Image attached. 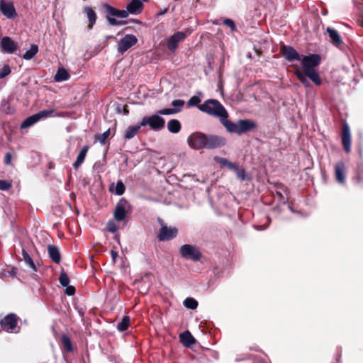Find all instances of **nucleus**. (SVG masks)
<instances>
[{
    "mask_svg": "<svg viewBox=\"0 0 363 363\" xmlns=\"http://www.w3.org/2000/svg\"><path fill=\"white\" fill-rule=\"evenodd\" d=\"M187 143L191 148L199 150L220 148L225 145L226 141L222 136L196 132L188 137Z\"/></svg>",
    "mask_w": 363,
    "mask_h": 363,
    "instance_id": "obj_1",
    "label": "nucleus"
},
{
    "mask_svg": "<svg viewBox=\"0 0 363 363\" xmlns=\"http://www.w3.org/2000/svg\"><path fill=\"white\" fill-rule=\"evenodd\" d=\"M304 74L315 85L320 86L322 80L315 68L320 64L321 57L318 54H309L303 56L300 60Z\"/></svg>",
    "mask_w": 363,
    "mask_h": 363,
    "instance_id": "obj_2",
    "label": "nucleus"
},
{
    "mask_svg": "<svg viewBox=\"0 0 363 363\" xmlns=\"http://www.w3.org/2000/svg\"><path fill=\"white\" fill-rule=\"evenodd\" d=\"M199 109L210 116L219 118L220 121L228 117V113L224 106L216 99L206 100L199 106Z\"/></svg>",
    "mask_w": 363,
    "mask_h": 363,
    "instance_id": "obj_3",
    "label": "nucleus"
},
{
    "mask_svg": "<svg viewBox=\"0 0 363 363\" xmlns=\"http://www.w3.org/2000/svg\"><path fill=\"white\" fill-rule=\"evenodd\" d=\"M104 9L107 13L106 18L111 26H123L126 24L125 21H118L113 17L125 18L128 16L127 10H119L108 4L104 6Z\"/></svg>",
    "mask_w": 363,
    "mask_h": 363,
    "instance_id": "obj_4",
    "label": "nucleus"
},
{
    "mask_svg": "<svg viewBox=\"0 0 363 363\" xmlns=\"http://www.w3.org/2000/svg\"><path fill=\"white\" fill-rule=\"evenodd\" d=\"M179 252L182 258L194 262L199 261L202 257L200 250L197 247L189 244L182 245L179 247Z\"/></svg>",
    "mask_w": 363,
    "mask_h": 363,
    "instance_id": "obj_5",
    "label": "nucleus"
},
{
    "mask_svg": "<svg viewBox=\"0 0 363 363\" xmlns=\"http://www.w3.org/2000/svg\"><path fill=\"white\" fill-rule=\"evenodd\" d=\"M140 125H149L150 129L155 131H159L164 128L165 125V121L156 113L150 116L143 118L140 121Z\"/></svg>",
    "mask_w": 363,
    "mask_h": 363,
    "instance_id": "obj_6",
    "label": "nucleus"
},
{
    "mask_svg": "<svg viewBox=\"0 0 363 363\" xmlns=\"http://www.w3.org/2000/svg\"><path fill=\"white\" fill-rule=\"evenodd\" d=\"M54 112L53 109L50 110H43L37 113H35L30 116H28L26 118L21 124L20 128L21 129H25L28 128L34 124H35L37 122H38L40 120L43 118H47L52 116V113Z\"/></svg>",
    "mask_w": 363,
    "mask_h": 363,
    "instance_id": "obj_7",
    "label": "nucleus"
},
{
    "mask_svg": "<svg viewBox=\"0 0 363 363\" xmlns=\"http://www.w3.org/2000/svg\"><path fill=\"white\" fill-rule=\"evenodd\" d=\"M161 228L157 233V238L161 242L169 241L177 237L178 229L175 227H169L162 219H159Z\"/></svg>",
    "mask_w": 363,
    "mask_h": 363,
    "instance_id": "obj_8",
    "label": "nucleus"
},
{
    "mask_svg": "<svg viewBox=\"0 0 363 363\" xmlns=\"http://www.w3.org/2000/svg\"><path fill=\"white\" fill-rule=\"evenodd\" d=\"M130 210V206L128 201L121 198L117 203L113 212V216L116 221L121 222L125 220L126 214Z\"/></svg>",
    "mask_w": 363,
    "mask_h": 363,
    "instance_id": "obj_9",
    "label": "nucleus"
},
{
    "mask_svg": "<svg viewBox=\"0 0 363 363\" xmlns=\"http://www.w3.org/2000/svg\"><path fill=\"white\" fill-rule=\"evenodd\" d=\"M138 43V38L133 34H127L123 37L117 43V51L123 55L128 50L135 45Z\"/></svg>",
    "mask_w": 363,
    "mask_h": 363,
    "instance_id": "obj_10",
    "label": "nucleus"
},
{
    "mask_svg": "<svg viewBox=\"0 0 363 363\" xmlns=\"http://www.w3.org/2000/svg\"><path fill=\"white\" fill-rule=\"evenodd\" d=\"M190 32L178 31L174 33L167 40V45L168 49L174 52L178 44L184 40L189 35Z\"/></svg>",
    "mask_w": 363,
    "mask_h": 363,
    "instance_id": "obj_11",
    "label": "nucleus"
},
{
    "mask_svg": "<svg viewBox=\"0 0 363 363\" xmlns=\"http://www.w3.org/2000/svg\"><path fill=\"white\" fill-rule=\"evenodd\" d=\"M1 50L4 53L13 54L18 48L17 43L14 42L10 37H3L0 42Z\"/></svg>",
    "mask_w": 363,
    "mask_h": 363,
    "instance_id": "obj_12",
    "label": "nucleus"
},
{
    "mask_svg": "<svg viewBox=\"0 0 363 363\" xmlns=\"http://www.w3.org/2000/svg\"><path fill=\"white\" fill-rule=\"evenodd\" d=\"M18 317L14 313H9L1 320L0 324L4 330L7 332H13L16 328Z\"/></svg>",
    "mask_w": 363,
    "mask_h": 363,
    "instance_id": "obj_13",
    "label": "nucleus"
},
{
    "mask_svg": "<svg viewBox=\"0 0 363 363\" xmlns=\"http://www.w3.org/2000/svg\"><path fill=\"white\" fill-rule=\"evenodd\" d=\"M0 11L9 19H13L17 16L13 3L6 2L4 0H0Z\"/></svg>",
    "mask_w": 363,
    "mask_h": 363,
    "instance_id": "obj_14",
    "label": "nucleus"
},
{
    "mask_svg": "<svg viewBox=\"0 0 363 363\" xmlns=\"http://www.w3.org/2000/svg\"><path fill=\"white\" fill-rule=\"evenodd\" d=\"M281 52L285 60L289 62H293L294 60L300 61L301 57L298 52L290 45H283L281 48Z\"/></svg>",
    "mask_w": 363,
    "mask_h": 363,
    "instance_id": "obj_15",
    "label": "nucleus"
},
{
    "mask_svg": "<svg viewBox=\"0 0 363 363\" xmlns=\"http://www.w3.org/2000/svg\"><path fill=\"white\" fill-rule=\"evenodd\" d=\"M326 33L328 34L331 43L335 47L340 48L344 45L341 36L335 29L328 27L326 28Z\"/></svg>",
    "mask_w": 363,
    "mask_h": 363,
    "instance_id": "obj_16",
    "label": "nucleus"
},
{
    "mask_svg": "<svg viewBox=\"0 0 363 363\" xmlns=\"http://www.w3.org/2000/svg\"><path fill=\"white\" fill-rule=\"evenodd\" d=\"M143 2L140 0H131L126 6L128 15H138L141 13L144 8Z\"/></svg>",
    "mask_w": 363,
    "mask_h": 363,
    "instance_id": "obj_17",
    "label": "nucleus"
},
{
    "mask_svg": "<svg viewBox=\"0 0 363 363\" xmlns=\"http://www.w3.org/2000/svg\"><path fill=\"white\" fill-rule=\"evenodd\" d=\"M342 143L345 152H350L351 150V135L350 128L347 123L342 128Z\"/></svg>",
    "mask_w": 363,
    "mask_h": 363,
    "instance_id": "obj_18",
    "label": "nucleus"
},
{
    "mask_svg": "<svg viewBox=\"0 0 363 363\" xmlns=\"http://www.w3.org/2000/svg\"><path fill=\"white\" fill-rule=\"evenodd\" d=\"M335 175L336 180L340 184L345 182V165L343 162L340 161L335 165Z\"/></svg>",
    "mask_w": 363,
    "mask_h": 363,
    "instance_id": "obj_19",
    "label": "nucleus"
},
{
    "mask_svg": "<svg viewBox=\"0 0 363 363\" xmlns=\"http://www.w3.org/2000/svg\"><path fill=\"white\" fill-rule=\"evenodd\" d=\"M255 127V123L250 120H240L238 121L239 135H242Z\"/></svg>",
    "mask_w": 363,
    "mask_h": 363,
    "instance_id": "obj_20",
    "label": "nucleus"
},
{
    "mask_svg": "<svg viewBox=\"0 0 363 363\" xmlns=\"http://www.w3.org/2000/svg\"><path fill=\"white\" fill-rule=\"evenodd\" d=\"M48 251L51 260L56 264H59L61 260V256L58 247L55 245H48Z\"/></svg>",
    "mask_w": 363,
    "mask_h": 363,
    "instance_id": "obj_21",
    "label": "nucleus"
},
{
    "mask_svg": "<svg viewBox=\"0 0 363 363\" xmlns=\"http://www.w3.org/2000/svg\"><path fill=\"white\" fill-rule=\"evenodd\" d=\"M84 11L86 14L89 20L88 27L89 29H91L96 21V13L92 8L88 6L84 8Z\"/></svg>",
    "mask_w": 363,
    "mask_h": 363,
    "instance_id": "obj_22",
    "label": "nucleus"
},
{
    "mask_svg": "<svg viewBox=\"0 0 363 363\" xmlns=\"http://www.w3.org/2000/svg\"><path fill=\"white\" fill-rule=\"evenodd\" d=\"M89 148V146L86 145L83 147L82 149L80 150L79 155H77L76 161L73 163V167L75 169H77L84 162Z\"/></svg>",
    "mask_w": 363,
    "mask_h": 363,
    "instance_id": "obj_23",
    "label": "nucleus"
},
{
    "mask_svg": "<svg viewBox=\"0 0 363 363\" xmlns=\"http://www.w3.org/2000/svg\"><path fill=\"white\" fill-rule=\"evenodd\" d=\"M221 123L225 127L227 130L230 133H234L239 135L238 123H235L228 120V118L220 120Z\"/></svg>",
    "mask_w": 363,
    "mask_h": 363,
    "instance_id": "obj_24",
    "label": "nucleus"
},
{
    "mask_svg": "<svg viewBox=\"0 0 363 363\" xmlns=\"http://www.w3.org/2000/svg\"><path fill=\"white\" fill-rule=\"evenodd\" d=\"M181 342L185 347H190L195 342L194 337L191 335L190 332L186 331L179 335Z\"/></svg>",
    "mask_w": 363,
    "mask_h": 363,
    "instance_id": "obj_25",
    "label": "nucleus"
},
{
    "mask_svg": "<svg viewBox=\"0 0 363 363\" xmlns=\"http://www.w3.org/2000/svg\"><path fill=\"white\" fill-rule=\"evenodd\" d=\"M141 127L140 123L137 125L128 126L124 132V138L126 140L132 139L137 135Z\"/></svg>",
    "mask_w": 363,
    "mask_h": 363,
    "instance_id": "obj_26",
    "label": "nucleus"
},
{
    "mask_svg": "<svg viewBox=\"0 0 363 363\" xmlns=\"http://www.w3.org/2000/svg\"><path fill=\"white\" fill-rule=\"evenodd\" d=\"M214 160L219 163L220 165L226 167L230 170H235L237 169V164L231 162L228 159L220 157H215Z\"/></svg>",
    "mask_w": 363,
    "mask_h": 363,
    "instance_id": "obj_27",
    "label": "nucleus"
},
{
    "mask_svg": "<svg viewBox=\"0 0 363 363\" xmlns=\"http://www.w3.org/2000/svg\"><path fill=\"white\" fill-rule=\"evenodd\" d=\"M167 129L172 133H177L181 130V123L177 119H172L167 123Z\"/></svg>",
    "mask_w": 363,
    "mask_h": 363,
    "instance_id": "obj_28",
    "label": "nucleus"
},
{
    "mask_svg": "<svg viewBox=\"0 0 363 363\" xmlns=\"http://www.w3.org/2000/svg\"><path fill=\"white\" fill-rule=\"evenodd\" d=\"M22 256L25 263L32 269L33 272H37V267L29 254L25 249H22Z\"/></svg>",
    "mask_w": 363,
    "mask_h": 363,
    "instance_id": "obj_29",
    "label": "nucleus"
},
{
    "mask_svg": "<svg viewBox=\"0 0 363 363\" xmlns=\"http://www.w3.org/2000/svg\"><path fill=\"white\" fill-rule=\"evenodd\" d=\"M38 52V46L35 44L31 45L30 49L23 55V58L26 60L33 59Z\"/></svg>",
    "mask_w": 363,
    "mask_h": 363,
    "instance_id": "obj_30",
    "label": "nucleus"
},
{
    "mask_svg": "<svg viewBox=\"0 0 363 363\" xmlns=\"http://www.w3.org/2000/svg\"><path fill=\"white\" fill-rule=\"evenodd\" d=\"M69 77V73L67 72V70L64 68H60L57 71V73L55 75V80L56 82H62L68 79Z\"/></svg>",
    "mask_w": 363,
    "mask_h": 363,
    "instance_id": "obj_31",
    "label": "nucleus"
},
{
    "mask_svg": "<svg viewBox=\"0 0 363 363\" xmlns=\"http://www.w3.org/2000/svg\"><path fill=\"white\" fill-rule=\"evenodd\" d=\"M1 111L8 115H12L15 113V108L6 100H3L1 104Z\"/></svg>",
    "mask_w": 363,
    "mask_h": 363,
    "instance_id": "obj_32",
    "label": "nucleus"
},
{
    "mask_svg": "<svg viewBox=\"0 0 363 363\" xmlns=\"http://www.w3.org/2000/svg\"><path fill=\"white\" fill-rule=\"evenodd\" d=\"M130 324V318L128 316H124L122 320L117 325V330L120 332L126 330Z\"/></svg>",
    "mask_w": 363,
    "mask_h": 363,
    "instance_id": "obj_33",
    "label": "nucleus"
},
{
    "mask_svg": "<svg viewBox=\"0 0 363 363\" xmlns=\"http://www.w3.org/2000/svg\"><path fill=\"white\" fill-rule=\"evenodd\" d=\"M61 341H62L64 348L67 352H72L73 350L71 340L67 335H65V334L62 335Z\"/></svg>",
    "mask_w": 363,
    "mask_h": 363,
    "instance_id": "obj_34",
    "label": "nucleus"
},
{
    "mask_svg": "<svg viewBox=\"0 0 363 363\" xmlns=\"http://www.w3.org/2000/svg\"><path fill=\"white\" fill-rule=\"evenodd\" d=\"M184 306L189 309H196L198 306V302L193 298H186L184 301Z\"/></svg>",
    "mask_w": 363,
    "mask_h": 363,
    "instance_id": "obj_35",
    "label": "nucleus"
},
{
    "mask_svg": "<svg viewBox=\"0 0 363 363\" xmlns=\"http://www.w3.org/2000/svg\"><path fill=\"white\" fill-rule=\"evenodd\" d=\"M277 191H276V194L279 199V200L282 202L283 203H285L286 202V200L284 199L282 193L281 191H286V188L282 185L281 184H279L277 185Z\"/></svg>",
    "mask_w": 363,
    "mask_h": 363,
    "instance_id": "obj_36",
    "label": "nucleus"
},
{
    "mask_svg": "<svg viewBox=\"0 0 363 363\" xmlns=\"http://www.w3.org/2000/svg\"><path fill=\"white\" fill-rule=\"evenodd\" d=\"M295 74L303 85H304L306 87L310 86V82L304 76V73L301 72L300 70L298 69L296 71Z\"/></svg>",
    "mask_w": 363,
    "mask_h": 363,
    "instance_id": "obj_37",
    "label": "nucleus"
},
{
    "mask_svg": "<svg viewBox=\"0 0 363 363\" xmlns=\"http://www.w3.org/2000/svg\"><path fill=\"white\" fill-rule=\"evenodd\" d=\"M125 190V187L123 182L121 180L118 181L115 188V194L118 196H121L124 194Z\"/></svg>",
    "mask_w": 363,
    "mask_h": 363,
    "instance_id": "obj_38",
    "label": "nucleus"
},
{
    "mask_svg": "<svg viewBox=\"0 0 363 363\" xmlns=\"http://www.w3.org/2000/svg\"><path fill=\"white\" fill-rule=\"evenodd\" d=\"M235 171L236 172L237 178L239 180L245 181L247 179V174L244 169L239 168L238 166Z\"/></svg>",
    "mask_w": 363,
    "mask_h": 363,
    "instance_id": "obj_39",
    "label": "nucleus"
},
{
    "mask_svg": "<svg viewBox=\"0 0 363 363\" xmlns=\"http://www.w3.org/2000/svg\"><path fill=\"white\" fill-rule=\"evenodd\" d=\"M179 112V109H173L172 108H163V109H161L157 113L160 116V115H173V114H175V113H177Z\"/></svg>",
    "mask_w": 363,
    "mask_h": 363,
    "instance_id": "obj_40",
    "label": "nucleus"
},
{
    "mask_svg": "<svg viewBox=\"0 0 363 363\" xmlns=\"http://www.w3.org/2000/svg\"><path fill=\"white\" fill-rule=\"evenodd\" d=\"M59 281L62 286H67L69 284V278L65 272L60 274Z\"/></svg>",
    "mask_w": 363,
    "mask_h": 363,
    "instance_id": "obj_41",
    "label": "nucleus"
},
{
    "mask_svg": "<svg viewBox=\"0 0 363 363\" xmlns=\"http://www.w3.org/2000/svg\"><path fill=\"white\" fill-rule=\"evenodd\" d=\"M171 104L174 106L173 109H179L180 112L184 105V101L182 99H176L172 101Z\"/></svg>",
    "mask_w": 363,
    "mask_h": 363,
    "instance_id": "obj_42",
    "label": "nucleus"
},
{
    "mask_svg": "<svg viewBox=\"0 0 363 363\" xmlns=\"http://www.w3.org/2000/svg\"><path fill=\"white\" fill-rule=\"evenodd\" d=\"M109 135L110 130L108 129L104 132L102 134L99 135L97 136V139L101 145H104L106 143V140L108 138Z\"/></svg>",
    "mask_w": 363,
    "mask_h": 363,
    "instance_id": "obj_43",
    "label": "nucleus"
},
{
    "mask_svg": "<svg viewBox=\"0 0 363 363\" xmlns=\"http://www.w3.org/2000/svg\"><path fill=\"white\" fill-rule=\"evenodd\" d=\"M12 186V184L6 180L0 179V190L8 191Z\"/></svg>",
    "mask_w": 363,
    "mask_h": 363,
    "instance_id": "obj_44",
    "label": "nucleus"
},
{
    "mask_svg": "<svg viewBox=\"0 0 363 363\" xmlns=\"http://www.w3.org/2000/svg\"><path fill=\"white\" fill-rule=\"evenodd\" d=\"M200 102L201 99L198 96H193L188 101L187 106L188 107L195 106H197Z\"/></svg>",
    "mask_w": 363,
    "mask_h": 363,
    "instance_id": "obj_45",
    "label": "nucleus"
},
{
    "mask_svg": "<svg viewBox=\"0 0 363 363\" xmlns=\"http://www.w3.org/2000/svg\"><path fill=\"white\" fill-rule=\"evenodd\" d=\"M11 70L9 65H4L1 71L0 72V79L6 77L11 73Z\"/></svg>",
    "mask_w": 363,
    "mask_h": 363,
    "instance_id": "obj_46",
    "label": "nucleus"
},
{
    "mask_svg": "<svg viewBox=\"0 0 363 363\" xmlns=\"http://www.w3.org/2000/svg\"><path fill=\"white\" fill-rule=\"evenodd\" d=\"M108 230L111 233H116L118 230L117 225L113 220H109L107 223Z\"/></svg>",
    "mask_w": 363,
    "mask_h": 363,
    "instance_id": "obj_47",
    "label": "nucleus"
},
{
    "mask_svg": "<svg viewBox=\"0 0 363 363\" xmlns=\"http://www.w3.org/2000/svg\"><path fill=\"white\" fill-rule=\"evenodd\" d=\"M223 23L227 26L228 27L230 28L232 31L235 30V24L234 21L232 19L230 18H225L223 21Z\"/></svg>",
    "mask_w": 363,
    "mask_h": 363,
    "instance_id": "obj_48",
    "label": "nucleus"
},
{
    "mask_svg": "<svg viewBox=\"0 0 363 363\" xmlns=\"http://www.w3.org/2000/svg\"><path fill=\"white\" fill-rule=\"evenodd\" d=\"M354 179L357 184H361L363 183V169H362V170L359 169L357 172V175H356Z\"/></svg>",
    "mask_w": 363,
    "mask_h": 363,
    "instance_id": "obj_49",
    "label": "nucleus"
},
{
    "mask_svg": "<svg viewBox=\"0 0 363 363\" xmlns=\"http://www.w3.org/2000/svg\"><path fill=\"white\" fill-rule=\"evenodd\" d=\"M66 289H65V294L68 296H72L75 293V288L72 286H66Z\"/></svg>",
    "mask_w": 363,
    "mask_h": 363,
    "instance_id": "obj_50",
    "label": "nucleus"
},
{
    "mask_svg": "<svg viewBox=\"0 0 363 363\" xmlns=\"http://www.w3.org/2000/svg\"><path fill=\"white\" fill-rule=\"evenodd\" d=\"M11 154L10 152H7L6 155H5V157H4V163L7 165L10 164H11Z\"/></svg>",
    "mask_w": 363,
    "mask_h": 363,
    "instance_id": "obj_51",
    "label": "nucleus"
},
{
    "mask_svg": "<svg viewBox=\"0 0 363 363\" xmlns=\"http://www.w3.org/2000/svg\"><path fill=\"white\" fill-rule=\"evenodd\" d=\"M111 257H112L113 262H115V260L118 256V253L116 252H115L114 250H111Z\"/></svg>",
    "mask_w": 363,
    "mask_h": 363,
    "instance_id": "obj_52",
    "label": "nucleus"
},
{
    "mask_svg": "<svg viewBox=\"0 0 363 363\" xmlns=\"http://www.w3.org/2000/svg\"><path fill=\"white\" fill-rule=\"evenodd\" d=\"M167 11V9H164L163 11H160L158 14H159V15H163V14H164Z\"/></svg>",
    "mask_w": 363,
    "mask_h": 363,
    "instance_id": "obj_53",
    "label": "nucleus"
},
{
    "mask_svg": "<svg viewBox=\"0 0 363 363\" xmlns=\"http://www.w3.org/2000/svg\"><path fill=\"white\" fill-rule=\"evenodd\" d=\"M13 274H14V272H13V270H12L11 272V275L13 276Z\"/></svg>",
    "mask_w": 363,
    "mask_h": 363,
    "instance_id": "obj_54",
    "label": "nucleus"
},
{
    "mask_svg": "<svg viewBox=\"0 0 363 363\" xmlns=\"http://www.w3.org/2000/svg\"><path fill=\"white\" fill-rule=\"evenodd\" d=\"M135 22L137 23H140V22L139 21H138V20H136Z\"/></svg>",
    "mask_w": 363,
    "mask_h": 363,
    "instance_id": "obj_55",
    "label": "nucleus"
}]
</instances>
